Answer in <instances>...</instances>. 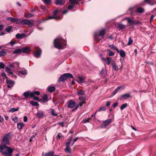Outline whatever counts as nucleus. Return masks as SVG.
Instances as JSON below:
<instances>
[{
    "label": "nucleus",
    "mask_w": 156,
    "mask_h": 156,
    "mask_svg": "<svg viewBox=\"0 0 156 156\" xmlns=\"http://www.w3.org/2000/svg\"><path fill=\"white\" fill-rule=\"evenodd\" d=\"M66 42L63 39L59 37L55 40L54 44L55 47L58 49H63L66 45Z\"/></svg>",
    "instance_id": "obj_1"
},
{
    "label": "nucleus",
    "mask_w": 156,
    "mask_h": 156,
    "mask_svg": "<svg viewBox=\"0 0 156 156\" xmlns=\"http://www.w3.org/2000/svg\"><path fill=\"white\" fill-rule=\"evenodd\" d=\"M11 139V137L10 134L8 133L5 134L3 137L1 144L4 146H7L6 145H9L10 144V141Z\"/></svg>",
    "instance_id": "obj_2"
},
{
    "label": "nucleus",
    "mask_w": 156,
    "mask_h": 156,
    "mask_svg": "<svg viewBox=\"0 0 156 156\" xmlns=\"http://www.w3.org/2000/svg\"><path fill=\"white\" fill-rule=\"evenodd\" d=\"M13 150L8 146H5L4 150H3L2 153L4 156H11Z\"/></svg>",
    "instance_id": "obj_3"
},
{
    "label": "nucleus",
    "mask_w": 156,
    "mask_h": 156,
    "mask_svg": "<svg viewBox=\"0 0 156 156\" xmlns=\"http://www.w3.org/2000/svg\"><path fill=\"white\" fill-rule=\"evenodd\" d=\"M105 34V30L104 29L100 30L99 33H95L94 35L95 39H98V40H101L104 37Z\"/></svg>",
    "instance_id": "obj_4"
},
{
    "label": "nucleus",
    "mask_w": 156,
    "mask_h": 156,
    "mask_svg": "<svg viewBox=\"0 0 156 156\" xmlns=\"http://www.w3.org/2000/svg\"><path fill=\"white\" fill-rule=\"evenodd\" d=\"M73 76L70 73H65L59 77L58 82H62L66 80L67 78H73Z\"/></svg>",
    "instance_id": "obj_5"
},
{
    "label": "nucleus",
    "mask_w": 156,
    "mask_h": 156,
    "mask_svg": "<svg viewBox=\"0 0 156 156\" xmlns=\"http://www.w3.org/2000/svg\"><path fill=\"white\" fill-rule=\"evenodd\" d=\"M34 21H31L25 19L21 21V24L23 25H27L29 27H31L34 25Z\"/></svg>",
    "instance_id": "obj_6"
},
{
    "label": "nucleus",
    "mask_w": 156,
    "mask_h": 156,
    "mask_svg": "<svg viewBox=\"0 0 156 156\" xmlns=\"http://www.w3.org/2000/svg\"><path fill=\"white\" fill-rule=\"evenodd\" d=\"M59 10H58L55 11L54 12V15L53 16H50L46 18L47 20L54 19L55 20H58V17L56 15L58 13Z\"/></svg>",
    "instance_id": "obj_7"
},
{
    "label": "nucleus",
    "mask_w": 156,
    "mask_h": 156,
    "mask_svg": "<svg viewBox=\"0 0 156 156\" xmlns=\"http://www.w3.org/2000/svg\"><path fill=\"white\" fill-rule=\"evenodd\" d=\"M112 121L111 119H109L104 121L101 125V127H105L106 126L109 124Z\"/></svg>",
    "instance_id": "obj_8"
},
{
    "label": "nucleus",
    "mask_w": 156,
    "mask_h": 156,
    "mask_svg": "<svg viewBox=\"0 0 156 156\" xmlns=\"http://www.w3.org/2000/svg\"><path fill=\"white\" fill-rule=\"evenodd\" d=\"M18 74L22 77H24L27 74V71L23 69L22 70L18 72Z\"/></svg>",
    "instance_id": "obj_9"
},
{
    "label": "nucleus",
    "mask_w": 156,
    "mask_h": 156,
    "mask_svg": "<svg viewBox=\"0 0 156 156\" xmlns=\"http://www.w3.org/2000/svg\"><path fill=\"white\" fill-rule=\"evenodd\" d=\"M6 83L7 84V87L8 88H10L13 87L14 84V82L13 81L7 79Z\"/></svg>",
    "instance_id": "obj_10"
},
{
    "label": "nucleus",
    "mask_w": 156,
    "mask_h": 156,
    "mask_svg": "<svg viewBox=\"0 0 156 156\" xmlns=\"http://www.w3.org/2000/svg\"><path fill=\"white\" fill-rule=\"evenodd\" d=\"M33 93L30 91H27L24 92L23 95L26 98H28L29 97H33Z\"/></svg>",
    "instance_id": "obj_11"
},
{
    "label": "nucleus",
    "mask_w": 156,
    "mask_h": 156,
    "mask_svg": "<svg viewBox=\"0 0 156 156\" xmlns=\"http://www.w3.org/2000/svg\"><path fill=\"white\" fill-rule=\"evenodd\" d=\"M125 88V86H122L118 87L114 90L113 92V95L115 94L119 90H124Z\"/></svg>",
    "instance_id": "obj_12"
},
{
    "label": "nucleus",
    "mask_w": 156,
    "mask_h": 156,
    "mask_svg": "<svg viewBox=\"0 0 156 156\" xmlns=\"http://www.w3.org/2000/svg\"><path fill=\"white\" fill-rule=\"evenodd\" d=\"M130 94L129 93L123 94L121 96L120 99L121 100H126L128 98L131 97Z\"/></svg>",
    "instance_id": "obj_13"
},
{
    "label": "nucleus",
    "mask_w": 156,
    "mask_h": 156,
    "mask_svg": "<svg viewBox=\"0 0 156 156\" xmlns=\"http://www.w3.org/2000/svg\"><path fill=\"white\" fill-rule=\"evenodd\" d=\"M107 75L106 72L104 69H101L99 73V75L100 76L103 78L106 77L107 76Z\"/></svg>",
    "instance_id": "obj_14"
},
{
    "label": "nucleus",
    "mask_w": 156,
    "mask_h": 156,
    "mask_svg": "<svg viewBox=\"0 0 156 156\" xmlns=\"http://www.w3.org/2000/svg\"><path fill=\"white\" fill-rule=\"evenodd\" d=\"M75 102L72 100L69 101L68 102V107L70 108H73L75 105Z\"/></svg>",
    "instance_id": "obj_15"
},
{
    "label": "nucleus",
    "mask_w": 156,
    "mask_h": 156,
    "mask_svg": "<svg viewBox=\"0 0 156 156\" xmlns=\"http://www.w3.org/2000/svg\"><path fill=\"white\" fill-rule=\"evenodd\" d=\"M111 65H112V68L114 70L116 71L118 70L119 68L118 66L117 65L116 63L114 61H112L111 62Z\"/></svg>",
    "instance_id": "obj_16"
},
{
    "label": "nucleus",
    "mask_w": 156,
    "mask_h": 156,
    "mask_svg": "<svg viewBox=\"0 0 156 156\" xmlns=\"http://www.w3.org/2000/svg\"><path fill=\"white\" fill-rule=\"evenodd\" d=\"M65 2V0H55V3L56 5H62Z\"/></svg>",
    "instance_id": "obj_17"
},
{
    "label": "nucleus",
    "mask_w": 156,
    "mask_h": 156,
    "mask_svg": "<svg viewBox=\"0 0 156 156\" xmlns=\"http://www.w3.org/2000/svg\"><path fill=\"white\" fill-rule=\"evenodd\" d=\"M21 50L22 52L26 53H27L30 52V48L28 47L22 48L21 49Z\"/></svg>",
    "instance_id": "obj_18"
},
{
    "label": "nucleus",
    "mask_w": 156,
    "mask_h": 156,
    "mask_svg": "<svg viewBox=\"0 0 156 156\" xmlns=\"http://www.w3.org/2000/svg\"><path fill=\"white\" fill-rule=\"evenodd\" d=\"M41 54V51L40 49L36 50L34 53V56L37 58L40 57Z\"/></svg>",
    "instance_id": "obj_19"
},
{
    "label": "nucleus",
    "mask_w": 156,
    "mask_h": 156,
    "mask_svg": "<svg viewBox=\"0 0 156 156\" xmlns=\"http://www.w3.org/2000/svg\"><path fill=\"white\" fill-rule=\"evenodd\" d=\"M5 72L7 73H9L10 74H13V73L12 71V69L10 67H7L5 69Z\"/></svg>",
    "instance_id": "obj_20"
},
{
    "label": "nucleus",
    "mask_w": 156,
    "mask_h": 156,
    "mask_svg": "<svg viewBox=\"0 0 156 156\" xmlns=\"http://www.w3.org/2000/svg\"><path fill=\"white\" fill-rule=\"evenodd\" d=\"M77 94L78 95H84L85 94V91L83 90H80L78 91Z\"/></svg>",
    "instance_id": "obj_21"
},
{
    "label": "nucleus",
    "mask_w": 156,
    "mask_h": 156,
    "mask_svg": "<svg viewBox=\"0 0 156 156\" xmlns=\"http://www.w3.org/2000/svg\"><path fill=\"white\" fill-rule=\"evenodd\" d=\"M24 126V123H18L17 124V128L19 129H21L23 128Z\"/></svg>",
    "instance_id": "obj_22"
},
{
    "label": "nucleus",
    "mask_w": 156,
    "mask_h": 156,
    "mask_svg": "<svg viewBox=\"0 0 156 156\" xmlns=\"http://www.w3.org/2000/svg\"><path fill=\"white\" fill-rule=\"evenodd\" d=\"M7 54L5 49H3L0 51V57L5 55Z\"/></svg>",
    "instance_id": "obj_23"
},
{
    "label": "nucleus",
    "mask_w": 156,
    "mask_h": 156,
    "mask_svg": "<svg viewBox=\"0 0 156 156\" xmlns=\"http://www.w3.org/2000/svg\"><path fill=\"white\" fill-rule=\"evenodd\" d=\"M38 117L42 118L44 117V113L42 112H38L37 113Z\"/></svg>",
    "instance_id": "obj_24"
},
{
    "label": "nucleus",
    "mask_w": 156,
    "mask_h": 156,
    "mask_svg": "<svg viewBox=\"0 0 156 156\" xmlns=\"http://www.w3.org/2000/svg\"><path fill=\"white\" fill-rule=\"evenodd\" d=\"M48 90L50 92H52L55 90V87L54 86H51L48 87Z\"/></svg>",
    "instance_id": "obj_25"
},
{
    "label": "nucleus",
    "mask_w": 156,
    "mask_h": 156,
    "mask_svg": "<svg viewBox=\"0 0 156 156\" xmlns=\"http://www.w3.org/2000/svg\"><path fill=\"white\" fill-rule=\"evenodd\" d=\"M127 20L128 23L130 24L134 23H135V20L133 19H130L129 18H128L127 19Z\"/></svg>",
    "instance_id": "obj_26"
},
{
    "label": "nucleus",
    "mask_w": 156,
    "mask_h": 156,
    "mask_svg": "<svg viewBox=\"0 0 156 156\" xmlns=\"http://www.w3.org/2000/svg\"><path fill=\"white\" fill-rule=\"evenodd\" d=\"M54 153V152L52 151H49L48 153H46L45 154L44 156H53Z\"/></svg>",
    "instance_id": "obj_27"
},
{
    "label": "nucleus",
    "mask_w": 156,
    "mask_h": 156,
    "mask_svg": "<svg viewBox=\"0 0 156 156\" xmlns=\"http://www.w3.org/2000/svg\"><path fill=\"white\" fill-rule=\"evenodd\" d=\"M144 9L143 8H141V7L138 8L136 10V12L138 13L143 12H144Z\"/></svg>",
    "instance_id": "obj_28"
},
{
    "label": "nucleus",
    "mask_w": 156,
    "mask_h": 156,
    "mask_svg": "<svg viewBox=\"0 0 156 156\" xmlns=\"http://www.w3.org/2000/svg\"><path fill=\"white\" fill-rule=\"evenodd\" d=\"M21 52V49H18L15 50L13 51V53L15 54H20Z\"/></svg>",
    "instance_id": "obj_29"
},
{
    "label": "nucleus",
    "mask_w": 156,
    "mask_h": 156,
    "mask_svg": "<svg viewBox=\"0 0 156 156\" xmlns=\"http://www.w3.org/2000/svg\"><path fill=\"white\" fill-rule=\"evenodd\" d=\"M119 54L120 56L122 57H124L125 56V53L123 50H121L120 51Z\"/></svg>",
    "instance_id": "obj_30"
},
{
    "label": "nucleus",
    "mask_w": 156,
    "mask_h": 156,
    "mask_svg": "<svg viewBox=\"0 0 156 156\" xmlns=\"http://www.w3.org/2000/svg\"><path fill=\"white\" fill-rule=\"evenodd\" d=\"M85 98L86 97L80 96L79 97V99L80 101L85 103Z\"/></svg>",
    "instance_id": "obj_31"
},
{
    "label": "nucleus",
    "mask_w": 156,
    "mask_h": 156,
    "mask_svg": "<svg viewBox=\"0 0 156 156\" xmlns=\"http://www.w3.org/2000/svg\"><path fill=\"white\" fill-rule=\"evenodd\" d=\"M112 60V58L111 57H108L106 58V61L107 62V64L109 65L110 63Z\"/></svg>",
    "instance_id": "obj_32"
},
{
    "label": "nucleus",
    "mask_w": 156,
    "mask_h": 156,
    "mask_svg": "<svg viewBox=\"0 0 156 156\" xmlns=\"http://www.w3.org/2000/svg\"><path fill=\"white\" fill-rule=\"evenodd\" d=\"M19 108H12L9 110V112H13L15 111H18L19 110Z\"/></svg>",
    "instance_id": "obj_33"
},
{
    "label": "nucleus",
    "mask_w": 156,
    "mask_h": 156,
    "mask_svg": "<svg viewBox=\"0 0 156 156\" xmlns=\"http://www.w3.org/2000/svg\"><path fill=\"white\" fill-rule=\"evenodd\" d=\"M78 78L79 79V80L78 81V82L79 83H83L84 81V78L81 76H79L78 77Z\"/></svg>",
    "instance_id": "obj_34"
},
{
    "label": "nucleus",
    "mask_w": 156,
    "mask_h": 156,
    "mask_svg": "<svg viewBox=\"0 0 156 156\" xmlns=\"http://www.w3.org/2000/svg\"><path fill=\"white\" fill-rule=\"evenodd\" d=\"M30 104L33 106H38L39 105L38 103L36 102L31 101L30 102Z\"/></svg>",
    "instance_id": "obj_35"
},
{
    "label": "nucleus",
    "mask_w": 156,
    "mask_h": 156,
    "mask_svg": "<svg viewBox=\"0 0 156 156\" xmlns=\"http://www.w3.org/2000/svg\"><path fill=\"white\" fill-rule=\"evenodd\" d=\"M77 0H69V2L71 4L75 5L76 4Z\"/></svg>",
    "instance_id": "obj_36"
},
{
    "label": "nucleus",
    "mask_w": 156,
    "mask_h": 156,
    "mask_svg": "<svg viewBox=\"0 0 156 156\" xmlns=\"http://www.w3.org/2000/svg\"><path fill=\"white\" fill-rule=\"evenodd\" d=\"M107 51L109 52L108 55L109 56H112L114 55V53L109 49H108Z\"/></svg>",
    "instance_id": "obj_37"
},
{
    "label": "nucleus",
    "mask_w": 156,
    "mask_h": 156,
    "mask_svg": "<svg viewBox=\"0 0 156 156\" xmlns=\"http://www.w3.org/2000/svg\"><path fill=\"white\" fill-rule=\"evenodd\" d=\"M51 115L53 116H57L58 115V114L55 112V111L53 109H51Z\"/></svg>",
    "instance_id": "obj_38"
},
{
    "label": "nucleus",
    "mask_w": 156,
    "mask_h": 156,
    "mask_svg": "<svg viewBox=\"0 0 156 156\" xmlns=\"http://www.w3.org/2000/svg\"><path fill=\"white\" fill-rule=\"evenodd\" d=\"M127 104L126 103H125L122 104L120 107V109L121 110H123L125 108H126L127 106Z\"/></svg>",
    "instance_id": "obj_39"
},
{
    "label": "nucleus",
    "mask_w": 156,
    "mask_h": 156,
    "mask_svg": "<svg viewBox=\"0 0 156 156\" xmlns=\"http://www.w3.org/2000/svg\"><path fill=\"white\" fill-rule=\"evenodd\" d=\"M65 151L66 152L70 153V147L69 146H66V148L65 149Z\"/></svg>",
    "instance_id": "obj_40"
},
{
    "label": "nucleus",
    "mask_w": 156,
    "mask_h": 156,
    "mask_svg": "<svg viewBox=\"0 0 156 156\" xmlns=\"http://www.w3.org/2000/svg\"><path fill=\"white\" fill-rule=\"evenodd\" d=\"M42 99L44 102H47L48 101V97L47 95H45L43 96Z\"/></svg>",
    "instance_id": "obj_41"
},
{
    "label": "nucleus",
    "mask_w": 156,
    "mask_h": 156,
    "mask_svg": "<svg viewBox=\"0 0 156 156\" xmlns=\"http://www.w3.org/2000/svg\"><path fill=\"white\" fill-rule=\"evenodd\" d=\"M118 27L121 29H123L126 27L125 25H123L122 24H119L118 25Z\"/></svg>",
    "instance_id": "obj_42"
},
{
    "label": "nucleus",
    "mask_w": 156,
    "mask_h": 156,
    "mask_svg": "<svg viewBox=\"0 0 156 156\" xmlns=\"http://www.w3.org/2000/svg\"><path fill=\"white\" fill-rule=\"evenodd\" d=\"M16 18L12 17H9L7 18V19L11 22H14Z\"/></svg>",
    "instance_id": "obj_43"
},
{
    "label": "nucleus",
    "mask_w": 156,
    "mask_h": 156,
    "mask_svg": "<svg viewBox=\"0 0 156 156\" xmlns=\"http://www.w3.org/2000/svg\"><path fill=\"white\" fill-rule=\"evenodd\" d=\"M133 42V40L131 39V37H129V41L127 43V45H130L132 44Z\"/></svg>",
    "instance_id": "obj_44"
},
{
    "label": "nucleus",
    "mask_w": 156,
    "mask_h": 156,
    "mask_svg": "<svg viewBox=\"0 0 156 156\" xmlns=\"http://www.w3.org/2000/svg\"><path fill=\"white\" fill-rule=\"evenodd\" d=\"M12 29V27L11 26H9L8 27L6 28V31L9 32L11 31V30Z\"/></svg>",
    "instance_id": "obj_45"
},
{
    "label": "nucleus",
    "mask_w": 156,
    "mask_h": 156,
    "mask_svg": "<svg viewBox=\"0 0 156 156\" xmlns=\"http://www.w3.org/2000/svg\"><path fill=\"white\" fill-rule=\"evenodd\" d=\"M108 46L111 49H112L113 50H115V49H116V47L113 44L109 45Z\"/></svg>",
    "instance_id": "obj_46"
},
{
    "label": "nucleus",
    "mask_w": 156,
    "mask_h": 156,
    "mask_svg": "<svg viewBox=\"0 0 156 156\" xmlns=\"http://www.w3.org/2000/svg\"><path fill=\"white\" fill-rule=\"evenodd\" d=\"M33 93V97H34V96L35 95H38L40 94V93L39 91H35L31 92Z\"/></svg>",
    "instance_id": "obj_47"
},
{
    "label": "nucleus",
    "mask_w": 156,
    "mask_h": 156,
    "mask_svg": "<svg viewBox=\"0 0 156 156\" xmlns=\"http://www.w3.org/2000/svg\"><path fill=\"white\" fill-rule=\"evenodd\" d=\"M21 21L22 20H21L20 19L16 18L14 22L18 24L20 23H21Z\"/></svg>",
    "instance_id": "obj_48"
},
{
    "label": "nucleus",
    "mask_w": 156,
    "mask_h": 156,
    "mask_svg": "<svg viewBox=\"0 0 156 156\" xmlns=\"http://www.w3.org/2000/svg\"><path fill=\"white\" fill-rule=\"evenodd\" d=\"M16 37L18 39H20L22 37V35L20 34H17L16 35Z\"/></svg>",
    "instance_id": "obj_49"
},
{
    "label": "nucleus",
    "mask_w": 156,
    "mask_h": 156,
    "mask_svg": "<svg viewBox=\"0 0 156 156\" xmlns=\"http://www.w3.org/2000/svg\"><path fill=\"white\" fill-rule=\"evenodd\" d=\"M34 16V15L31 13H28L26 16L27 18H29L31 17H33Z\"/></svg>",
    "instance_id": "obj_50"
},
{
    "label": "nucleus",
    "mask_w": 156,
    "mask_h": 156,
    "mask_svg": "<svg viewBox=\"0 0 156 156\" xmlns=\"http://www.w3.org/2000/svg\"><path fill=\"white\" fill-rule=\"evenodd\" d=\"M19 63L18 62H16L14 63V65L15 66L14 67L17 68H19Z\"/></svg>",
    "instance_id": "obj_51"
},
{
    "label": "nucleus",
    "mask_w": 156,
    "mask_h": 156,
    "mask_svg": "<svg viewBox=\"0 0 156 156\" xmlns=\"http://www.w3.org/2000/svg\"><path fill=\"white\" fill-rule=\"evenodd\" d=\"M4 145H3L1 144V145H0V152H2V151L4 150Z\"/></svg>",
    "instance_id": "obj_52"
},
{
    "label": "nucleus",
    "mask_w": 156,
    "mask_h": 156,
    "mask_svg": "<svg viewBox=\"0 0 156 156\" xmlns=\"http://www.w3.org/2000/svg\"><path fill=\"white\" fill-rule=\"evenodd\" d=\"M74 5L71 4L69 5L68 7V9L69 10H71L73 9L74 6Z\"/></svg>",
    "instance_id": "obj_53"
},
{
    "label": "nucleus",
    "mask_w": 156,
    "mask_h": 156,
    "mask_svg": "<svg viewBox=\"0 0 156 156\" xmlns=\"http://www.w3.org/2000/svg\"><path fill=\"white\" fill-rule=\"evenodd\" d=\"M85 103L83 102L80 101L79 103L76 106H78V108L79 106H82Z\"/></svg>",
    "instance_id": "obj_54"
},
{
    "label": "nucleus",
    "mask_w": 156,
    "mask_h": 156,
    "mask_svg": "<svg viewBox=\"0 0 156 156\" xmlns=\"http://www.w3.org/2000/svg\"><path fill=\"white\" fill-rule=\"evenodd\" d=\"M12 120L15 123H17L18 122V117H13Z\"/></svg>",
    "instance_id": "obj_55"
},
{
    "label": "nucleus",
    "mask_w": 156,
    "mask_h": 156,
    "mask_svg": "<svg viewBox=\"0 0 156 156\" xmlns=\"http://www.w3.org/2000/svg\"><path fill=\"white\" fill-rule=\"evenodd\" d=\"M106 109V107L105 106H103L100 108V109L98 111L99 112H100L101 111H105Z\"/></svg>",
    "instance_id": "obj_56"
},
{
    "label": "nucleus",
    "mask_w": 156,
    "mask_h": 156,
    "mask_svg": "<svg viewBox=\"0 0 156 156\" xmlns=\"http://www.w3.org/2000/svg\"><path fill=\"white\" fill-rule=\"evenodd\" d=\"M9 43V44L12 46H13L16 44V41H11Z\"/></svg>",
    "instance_id": "obj_57"
},
{
    "label": "nucleus",
    "mask_w": 156,
    "mask_h": 156,
    "mask_svg": "<svg viewBox=\"0 0 156 156\" xmlns=\"http://www.w3.org/2000/svg\"><path fill=\"white\" fill-rule=\"evenodd\" d=\"M5 65L3 62L0 63V68L4 69Z\"/></svg>",
    "instance_id": "obj_58"
},
{
    "label": "nucleus",
    "mask_w": 156,
    "mask_h": 156,
    "mask_svg": "<svg viewBox=\"0 0 156 156\" xmlns=\"http://www.w3.org/2000/svg\"><path fill=\"white\" fill-rule=\"evenodd\" d=\"M62 136V135L60 133H58L57 135V137L60 139Z\"/></svg>",
    "instance_id": "obj_59"
},
{
    "label": "nucleus",
    "mask_w": 156,
    "mask_h": 156,
    "mask_svg": "<svg viewBox=\"0 0 156 156\" xmlns=\"http://www.w3.org/2000/svg\"><path fill=\"white\" fill-rule=\"evenodd\" d=\"M118 104V103L117 102H116L114 103L112 105V106L114 108H115L116 106H117Z\"/></svg>",
    "instance_id": "obj_60"
},
{
    "label": "nucleus",
    "mask_w": 156,
    "mask_h": 156,
    "mask_svg": "<svg viewBox=\"0 0 156 156\" xmlns=\"http://www.w3.org/2000/svg\"><path fill=\"white\" fill-rule=\"evenodd\" d=\"M40 7L42 9L44 10H47L46 8L42 5H40Z\"/></svg>",
    "instance_id": "obj_61"
},
{
    "label": "nucleus",
    "mask_w": 156,
    "mask_h": 156,
    "mask_svg": "<svg viewBox=\"0 0 156 156\" xmlns=\"http://www.w3.org/2000/svg\"><path fill=\"white\" fill-rule=\"evenodd\" d=\"M90 119V118H88L87 119H85V120H84L83 121V123H85L87 122H88Z\"/></svg>",
    "instance_id": "obj_62"
},
{
    "label": "nucleus",
    "mask_w": 156,
    "mask_h": 156,
    "mask_svg": "<svg viewBox=\"0 0 156 156\" xmlns=\"http://www.w3.org/2000/svg\"><path fill=\"white\" fill-rule=\"evenodd\" d=\"M50 0H44V2L46 4H48L50 2Z\"/></svg>",
    "instance_id": "obj_63"
},
{
    "label": "nucleus",
    "mask_w": 156,
    "mask_h": 156,
    "mask_svg": "<svg viewBox=\"0 0 156 156\" xmlns=\"http://www.w3.org/2000/svg\"><path fill=\"white\" fill-rule=\"evenodd\" d=\"M35 136L34 135H33L30 138V141L31 142L33 140V139L35 138Z\"/></svg>",
    "instance_id": "obj_64"
}]
</instances>
